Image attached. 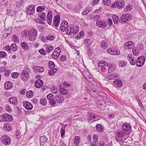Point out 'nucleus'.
<instances>
[{"instance_id": "42", "label": "nucleus", "mask_w": 146, "mask_h": 146, "mask_svg": "<svg viewBox=\"0 0 146 146\" xmlns=\"http://www.w3.org/2000/svg\"><path fill=\"white\" fill-rule=\"evenodd\" d=\"M58 89L57 88L52 87L51 89V92L53 93L56 94L58 92Z\"/></svg>"}, {"instance_id": "31", "label": "nucleus", "mask_w": 146, "mask_h": 146, "mask_svg": "<svg viewBox=\"0 0 146 146\" xmlns=\"http://www.w3.org/2000/svg\"><path fill=\"white\" fill-rule=\"evenodd\" d=\"M45 49L48 53H50L53 49V46L50 45H47L46 46Z\"/></svg>"}, {"instance_id": "16", "label": "nucleus", "mask_w": 146, "mask_h": 146, "mask_svg": "<svg viewBox=\"0 0 146 146\" xmlns=\"http://www.w3.org/2000/svg\"><path fill=\"white\" fill-rule=\"evenodd\" d=\"M46 20L48 23L50 25L52 20V13L51 11L48 12L46 16Z\"/></svg>"}, {"instance_id": "27", "label": "nucleus", "mask_w": 146, "mask_h": 146, "mask_svg": "<svg viewBox=\"0 0 146 146\" xmlns=\"http://www.w3.org/2000/svg\"><path fill=\"white\" fill-rule=\"evenodd\" d=\"M98 65L99 67L103 66H104L108 67V64L104 60L99 61L98 63Z\"/></svg>"}, {"instance_id": "28", "label": "nucleus", "mask_w": 146, "mask_h": 146, "mask_svg": "<svg viewBox=\"0 0 146 146\" xmlns=\"http://www.w3.org/2000/svg\"><path fill=\"white\" fill-rule=\"evenodd\" d=\"M39 16L40 19L44 21L46 20V14L44 12H42L39 14Z\"/></svg>"}, {"instance_id": "64", "label": "nucleus", "mask_w": 146, "mask_h": 146, "mask_svg": "<svg viewBox=\"0 0 146 146\" xmlns=\"http://www.w3.org/2000/svg\"><path fill=\"white\" fill-rule=\"evenodd\" d=\"M21 133L19 131L17 130L16 133V135L17 137V138L18 139H19L21 137Z\"/></svg>"}, {"instance_id": "53", "label": "nucleus", "mask_w": 146, "mask_h": 146, "mask_svg": "<svg viewBox=\"0 0 146 146\" xmlns=\"http://www.w3.org/2000/svg\"><path fill=\"white\" fill-rule=\"evenodd\" d=\"M24 4V2L23 1L18 2L17 4V6L19 8L22 7Z\"/></svg>"}, {"instance_id": "39", "label": "nucleus", "mask_w": 146, "mask_h": 146, "mask_svg": "<svg viewBox=\"0 0 146 146\" xmlns=\"http://www.w3.org/2000/svg\"><path fill=\"white\" fill-rule=\"evenodd\" d=\"M26 96L28 98H31L33 96V92L31 90H29L27 92Z\"/></svg>"}, {"instance_id": "36", "label": "nucleus", "mask_w": 146, "mask_h": 146, "mask_svg": "<svg viewBox=\"0 0 146 146\" xmlns=\"http://www.w3.org/2000/svg\"><path fill=\"white\" fill-rule=\"evenodd\" d=\"M112 19L114 23L117 24L118 23L119 21V18L116 15H114L113 16Z\"/></svg>"}, {"instance_id": "30", "label": "nucleus", "mask_w": 146, "mask_h": 146, "mask_svg": "<svg viewBox=\"0 0 146 146\" xmlns=\"http://www.w3.org/2000/svg\"><path fill=\"white\" fill-rule=\"evenodd\" d=\"M21 46L22 48L24 50H27L29 48L28 44L25 42L21 43Z\"/></svg>"}, {"instance_id": "19", "label": "nucleus", "mask_w": 146, "mask_h": 146, "mask_svg": "<svg viewBox=\"0 0 146 146\" xmlns=\"http://www.w3.org/2000/svg\"><path fill=\"white\" fill-rule=\"evenodd\" d=\"M55 99L56 102L59 103H62L64 101L63 97L59 95H56L55 97Z\"/></svg>"}, {"instance_id": "20", "label": "nucleus", "mask_w": 146, "mask_h": 146, "mask_svg": "<svg viewBox=\"0 0 146 146\" xmlns=\"http://www.w3.org/2000/svg\"><path fill=\"white\" fill-rule=\"evenodd\" d=\"M43 81L41 80H37L35 82V85L36 88H40L43 85Z\"/></svg>"}, {"instance_id": "33", "label": "nucleus", "mask_w": 146, "mask_h": 146, "mask_svg": "<svg viewBox=\"0 0 146 146\" xmlns=\"http://www.w3.org/2000/svg\"><path fill=\"white\" fill-rule=\"evenodd\" d=\"M118 65L120 67H123L127 64V62L124 60H120L118 62Z\"/></svg>"}, {"instance_id": "35", "label": "nucleus", "mask_w": 146, "mask_h": 146, "mask_svg": "<svg viewBox=\"0 0 146 146\" xmlns=\"http://www.w3.org/2000/svg\"><path fill=\"white\" fill-rule=\"evenodd\" d=\"M12 40L13 42L16 43H19V40L18 36L16 35H13L12 37Z\"/></svg>"}, {"instance_id": "11", "label": "nucleus", "mask_w": 146, "mask_h": 146, "mask_svg": "<svg viewBox=\"0 0 146 146\" xmlns=\"http://www.w3.org/2000/svg\"><path fill=\"white\" fill-rule=\"evenodd\" d=\"M107 25L106 21L104 20L97 21L96 23V26L100 28H104L106 27Z\"/></svg>"}, {"instance_id": "5", "label": "nucleus", "mask_w": 146, "mask_h": 146, "mask_svg": "<svg viewBox=\"0 0 146 146\" xmlns=\"http://www.w3.org/2000/svg\"><path fill=\"white\" fill-rule=\"evenodd\" d=\"M2 143L6 145H9L11 143V139L10 137L7 135L3 136L2 138Z\"/></svg>"}, {"instance_id": "55", "label": "nucleus", "mask_w": 146, "mask_h": 146, "mask_svg": "<svg viewBox=\"0 0 146 146\" xmlns=\"http://www.w3.org/2000/svg\"><path fill=\"white\" fill-rule=\"evenodd\" d=\"M47 98L48 100L50 101L54 98V96L52 94H50L47 95Z\"/></svg>"}, {"instance_id": "51", "label": "nucleus", "mask_w": 146, "mask_h": 146, "mask_svg": "<svg viewBox=\"0 0 146 146\" xmlns=\"http://www.w3.org/2000/svg\"><path fill=\"white\" fill-rule=\"evenodd\" d=\"M103 2L104 5L107 6L110 5L111 3L110 0H103Z\"/></svg>"}, {"instance_id": "37", "label": "nucleus", "mask_w": 146, "mask_h": 146, "mask_svg": "<svg viewBox=\"0 0 146 146\" xmlns=\"http://www.w3.org/2000/svg\"><path fill=\"white\" fill-rule=\"evenodd\" d=\"M45 8L43 6H38L36 8V11L37 12H41L45 10Z\"/></svg>"}, {"instance_id": "47", "label": "nucleus", "mask_w": 146, "mask_h": 146, "mask_svg": "<svg viewBox=\"0 0 146 146\" xmlns=\"http://www.w3.org/2000/svg\"><path fill=\"white\" fill-rule=\"evenodd\" d=\"M19 74V73L18 72H13L11 74V76L13 78H17Z\"/></svg>"}, {"instance_id": "50", "label": "nucleus", "mask_w": 146, "mask_h": 146, "mask_svg": "<svg viewBox=\"0 0 146 146\" xmlns=\"http://www.w3.org/2000/svg\"><path fill=\"white\" fill-rule=\"evenodd\" d=\"M46 38L47 40H52L54 39V37L53 35H50L46 36Z\"/></svg>"}, {"instance_id": "32", "label": "nucleus", "mask_w": 146, "mask_h": 146, "mask_svg": "<svg viewBox=\"0 0 146 146\" xmlns=\"http://www.w3.org/2000/svg\"><path fill=\"white\" fill-rule=\"evenodd\" d=\"M96 127L97 131H99L100 132H102L103 131V127L100 124H98L96 126Z\"/></svg>"}, {"instance_id": "6", "label": "nucleus", "mask_w": 146, "mask_h": 146, "mask_svg": "<svg viewBox=\"0 0 146 146\" xmlns=\"http://www.w3.org/2000/svg\"><path fill=\"white\" fill-rule=\"evenodd\" d=\"M145 58L143 56L139 57L136 61V64L138 67H141L144 64L145 61Z\"/></svg>"}, {"instance_id": "3", "label": "nucleus", "mask_w": 146, "mask_h": 146, "mask_svg": "<svg viewBox=\"0 0 146 146\" xmlns=\"http://www.w3.org/2000/svg\"><path fill=\"white\" fill-rule=\"evenodd\" d=\"M79 29V27L78 26L72 27H71L68 28L66 33L67 34L70 35L73 34H76L78 32Z\"/></svg>"}, {"instance_id": "25", "label": "nucleus", "mask_w": 146, "mask_h": 146, "mask_svg": "<svg viewBox=\"0 0 146 146\" xmlns=\"http://www.w3.org/2000/svg\"><path fill=\"white\" fill-rule=\"evenodd\" d=\"M9 101L10 103L13 104L15 105L17 103V100L16 98L15 97H11L9 98Z\"/></svg>"}, {"instance_id": "24", "label": "nucleus", "mask_w": 146, "mask_h": 146, "mask_svg": "<svg viewBox=\"0 0 146 146\" xmlns=\"http://www.w3.org/2000/svg\"><path fill=\"white\" fill-rule=\"evenodd\" d=\"M58 70L56 68L52 69V68L48 70V73L49 76H53L55 73Z\"/></svg>"}, {"instance_id": "15", "label": "nucleus", "mask_w": 146, "mask_h": 146, "mask_svg": "<svg viewBox=\"0 0 146 146\" xmlns=\"http://www.w3.org/2000/svg\"><path fill=\"white\" fill-rule=\"evenodd\" d=\"M53 24L56 27L59 26L60 22V16L58 15H56L54 17Z\"/></svg>"}, {"instance_id": "45", "label": "nucleus", "mask_w": 146, "mask_h": 146, "mask_svg": "<svg viewBox=\"0 0 146 146\" xmlns=\"http://www.w3.org/2000/svg\"><path fill=\"white\" fill-rule=\"evenodd\" d=\"M40 102V104L43 106H45L47 104L46 100L44 98L41 99Z\"/></svg>"}, {"instance_id": "41", "label": "nucleus", "mask_w": 146, "mask_h": 146, "mask_svg": "<svg viewBox=\"0 0 146 146\" xmlns=\"http://www.w3.org/2000/svg\"><path fill=\"white\" fill-rule=\"evenodd\" d=\"M47 140V138L45 136H43L40 137V142L44 143L46 142Z\"/></svg>"}, {"instance_id": "2", "label": "nucleus", "mask_w": 146, "mask_h": 146, "mask_svg": "<svg viewBox=\"0 0 146 146\" xmlns=\"http://www.w3.org/2000/svg\"><path fill=\"white\" fill-rule=\"evenodd\" d=\"M29 39L30 41H34L36 39L37 31L35 28H32L28 31Z\"/></svg>"}, {"instance_id": "48", "label": "nucleus", "mask_w": 146, "mask_h": 146, "mask_svg": "<svg viewBox=\"0 0 146 146\" xmlns=\"http://www.w3.org/2000/svg\"><path fill=\"white\" fill-rule=\"evenodd\" d=\"M22 36L25 38L27 37L28 36V31L27 30H24L22 32Z\"/></svg>"}, {"instance_id": "7", "label": "nucleus", "mask_w": 146, "mask_h": 146, "mask_svg": "<svg viewBox=\"0 0 146 146\" xmlns=\"http://www.w3.org/2000/svg\"><path fill=\"white\" fill-rule=\"evenodd\" d=\"M61 52L60 49L59 48L57 47L53 51L52 56L53 58L56 59L59 57Z\"/></svg>"}, {"instance_id": "34", "label": "nucleus", "mask_w": 146, "mask_h": 146, "mask_svg": "<svg viewBox=\"0 0 146 146\" xmlns=\"http://www.w3.org/2000/svg\"><path fill=\"white\" fill-rule=\"evenodd\" d=\"M4 129L7 131H11L12 129V128L9 124H5L3 126Z\"/></svg>"}, {"instance_id": "22", "label": "nucleus", "mask_w": 146, "mask_h": 146, "mask_svg": "<svg viewBox=\"0 0 146 146\" xmlns=\"http://www.w3.org/2000/svg\"><path fill=\"white\" fill-rule=\"evenodd\" d=\"M115 86L116 87L120 88L122 86V83L121 80H117L114 81Z\"/></svg>"}, {"instance_id": "61", "label": "nucleus", "mask_w": 146, "mask_h": 146, "mask_svg": "<svg viewBox=\"0 0 146 146\" xmlns=\"http://www.w3.org/2000/svg\"><path fill=\"white\" fill-rule=\"evenodd\" d=\"M66 57L65 55H62L60 57V60L62 62H63L66 60Z\"/></svg>"}, {"instance_id": "14", "label": "nucleus", "mask_w": 146, "mask_h": 146, "mask_svg": "<svg viewBox=\"0 0 146 146\" xmlns=\"http://www.w3.org/2000/svg\"><path fill=\"white\" fill-rule=\"evenodd\" d=\"M3 117L4 121H10L13 119L12 116L8 113H4L3 114Z\"/></svg>"}, {"instance_id": "26", "label": "nucleus", "mask_w": 146, "mask_h": 146, "mask_svg": "<svg viewBox=\"0 0 146 146\" xmlns=\"http://www.w3.org/2000/svg\"><path fill=\"white\" fill-rule=\"evenodd\" d=\"M61 86H60V88H59V90L60 92L63 95H66L68 92V90L65 88H61Z\"/></svg>"}, {"instance_id": "60", "label": "nucleus", "mask_w": 146, "mask_h": 146, "mask_svg": "<svg viewBox=\"0 0 146 146\" xmlns=\"http://www.w3.org/2000/svg\"><path fill=\"white\" fill-rule=\"evenodd\" d=\"M36 21L38 23H39L42 24H44V22L41 20L40 19L36 18L35 19Z\"/></svg>"}, {"instance_id": "57", "label": "nucleus", "mask_w": 146, "mask_h": 146, "mask_svg": "<svg viewBox=\"0 0 146 146\" xmlns=\"http://www.w3.org/2000/svg\"><path fill=\"white\" fill-rule=\"evenodd\" d=\"M7 53L5 51L0 52V57L3 58L7 56Z\"/></svg>"}, {"instance_id": "23", "label": "nucleus", "mask_w": 146, "mask_h": 146, "mask_svg": "<svg viewBox=\"0 0 146 146\" xmlns=\"http://www.w3.org/2000/svg\"><path fill=\"white\" fill-rule=\"evenodd\" d=\"M5 89L7 90H9L13 87V85L11 83L8 81L6 82L4 85Z\"/></svg>"}, {"instance_id": "49", "label": "nucleus", "mask_w": 146, "mask_h": 146, "mask_svg": "<svg viewBox=\"0 0 146 146\" xmlns=\"http://www.w3.org/2000/svg\"><path fill=\"white\" fill-rule=\"evenodd\" d=\"M88 9L89 8H86L84 9L83 12L82 13V14L83 15H86L91 11V10H88Z\"/></svg>"}, {"instance_id": "62", "label": "nucleus", "mask_w": 146, "mask_h": 146, "mask_svg": "<svg viewBox=\"0 0 146 146\" xmlns=\"http://www.w3.org/2000/svg\"><path fill=\"white\" fill-rule=\"evenodd\" d=\"M113 65L112 64L110 65L109 66L108 70L109 72H111L113 71Z\"/></svg>"}, {"instance_id": "13", "label": "nucleus", "mask_w": 146, "mask_h": 146, "mask_svg": "<svg viewBox=\"0 0 146 146\" xmlns=\"http://www.w3.org/2000/svg\"><path fill=\"white\" fill-rule=\"evenodd\" d=\"M109 54L113 55H118L119 54L120 51L117 50H115L113 48H109L107 50Z\"/></svg>"}, {"instance_id": "4", "label": "nucleus", "mask_w": 146, "mask_h": 146, "mask_svg": "<svg viewBox=\"0 0 146 146\" xmlns=\"http://www.w3.org/2000/svg\"><path fill=\"white\" fill-rule=\"evenodd\" d=\"M131 17V16L129 14L125 13L122 15L121 17L120 20L122 23H127L128 21L130 20Z\"/></svg>"}, {"instance_id": "17", "label": "nucleus", "mask_w": 146, "mask_h": 146, "mask_svg": "<svg viewBox=\"0 0 146 146\" xmlns=\"http://www.w3.org/2000/svg\"><path fill=\"white\" fill-rule=\"evenodd\" d=\"M119 75L116 72H114L109 74L107 77V78L109 80L115 79L118 78Z\"/></svg>"}, {"instance_id": "59", "label": "nucleus", "mask_w": 146, "mask_h": 146, "mask_svg": "<svg viewBox=\"0 0 146 146\" xmlns=\"http://www.w3.org/2000/svg\"><path fill=\"white\" fill-rule=\"evenodd\" d=\"M5 109L7 111L9 112H11L12 111L11 107L8 105L6 106Z\"/></svg>"}, {"instance_id": "56", "label": "nucleus", "mask_w": 146, "mask_h": 146, "mask_svg": "<svg viewBox=\"0 0 146 146\" xmlns=\"http://www.w3.org/2000/svg\"><path fill=\"white\" fill-rule=\"evenodd\" d=\"M84 36V33L83 32H80L77 35V38L78 39Z\"/></svg>"}, {"instance_id": "18", "label": "nucleus", "mask_w": 146, "mask_h": 146, "mask_svg": "<svg viewBox=\"0 0 146 146\" xmlns=\"http://www.w3.org/2000/svg\"><path fill=\"white\" fill-rule=\"evenodd\" d=\"M33 70L36 73L42 72L44 71V68L38 66H35L34 67Z\"/></svg>"}, {"instance_id": "40", "label": "nucleus", "mask_w": 146, "mask_h": 146, "mask_svg": "<svg viewBox=\"0 0 146 146\" xmlns=\"http://www.w3.org/2000/svg\"><path fill=\"white\" fill-rule=\"evenodd\" d=\"M132 9V6L130 5H127L124 9V11L125 12H129Z\"/></svg>"}, {"instance_id": "10", "label": "nucleus", "mask_w": 146, "mask_h": 146, "mask_svg": "<svg viewBox=\"0 0 146 146\" xmlns=\"http://www.w3.org/2000/svg\"><path fill=\"white\" fill-rule=\"evenodd\" d=\"M134 45L132 41H128L126 42L124 45L125 48L130 49L131 50L134 47Z\"/></svg>"}, {"instance_id": "58", "label": "nucleus", "mask_w": 146, "mask_h": 146, "mask_svg": "<svg viewBox=\"0 0 146 146\" xmlns=\"http://www.w3.org/2000/svg\"><path fill=\"white\" fill-rule=\"evenodd\" d=\"M85 73H87V75H86L85 76H84L85 74H84V73L83 74V75L84 76L85 78L86 79H88V78H89L90 79H91V76L90 75L89 73L88 72H86Z\"/></svg>"}, {"instance_id": "8", "label": "nucleus", "mask_w": 146, "mask_h": 146, "mask_svg": "<svg viewBox=\"0 0 146 146\" xmlns=\"http://www.w3.org/2000/svg\"><path fill=\"white\" fill-rule=\"evenodd\" d=\"M68 26V23L65 21H63L60 24V29L62 32H65L67 30Z\"/></svg>"}, {"instance_id": "46", "label": "nucleus", "mask_w": 146, "mask_h": 146, "mask_svg": "<svg viewBox=\"0 0 146 146\" xmlns=\"http://www.w3.org/2000/svg\"><path fill=\"white\" fill-rule=\"evenodd\" d=\"M80 138L79 136H76L75 137L74 143L76 145H77L80 142Z\"/></svg>"}, {"instance_id": "1", "label": "nucleus", "mask_w": 146, "mask_h": 146, "mask_svg": "<svg viewBox=\"0 0 146 146\" xmlns=\"http://www.w3.org/2000/svg\"><path fill=\"white\" fill-rule=\"evenodd\" d=\"M30 70L28 67H26L21 72V79L24 82L27 81L29 77Z\"/></svg>"}, {"instance_id": "63", "label": "nucleus", "mask_w": 146, "mask_h": 146, "mask_svg": "<svg viewBox=\"0 0 146 146\" xmlns=\"http://www.w3.org/2000/svg\"><path fill=\"white\" fill-rule=\"evenodd\" d=\"M61 133V137H62L64 135L65 133V130L64 129L61 128L60 130Z\"/></svg>"}, {"instance_id": "38", "label": "nucleus", "mask_w": 146, "mask_h": 146, "mask_svg": "<svg viewBox=\"0 0 146 146\" xmlns=\"http://www.w3.org/2000/svg\"><path fill=\"white\" fill-rule=\"evenodd\" d=\"M102 48L103 49H106L108 46L107 42L105 40H103L101 42V44Z\"/></svg>"}, {"instance_id": "52", "label": "nucleus", "mask_w": 146, "mask_h": 146, "mask_svg": "<svg viewBox=\"0 0 146 146\" xmlns=\"http://www.w3.org/2000/svg\"><path fill=\"white\" fill-rule=\"evenodd\" d=\"M49 102L50 105L52 106H54L56 104V101L54 98L49 101Z\"/></svg>"}, {"instance_id": "43", "label": "nucleus", "mask_w": 146, "mask_h": 146, "mask_svg": "<svg viewBox=\"0 0 146 146\" xmlns=\"http://www.w3.org/2000/svg\"><path fill=\"white\" fill-rule=\"evenodd\" d=\"M125 132L123 131H120L117 133V136L120 137H123L125 135Z\"/></svg>"}, {"instance_id": "12", "label": "nucleus", "mask_w": 146, "mask_h": 146, "mask_svg": "<svg viewBox=\"0 0 146 146\" xmlns=\"http://www.w3.org/2000/svg\"><path fill=\"white\" fill-rule=\"evenodd\" d=\"M23 104L24 107L27 110H31L33 108V106L32 104L28 101L24 102Z\"/></svg>"}, {"instance_id": "21", "label": "nucleus", "mask_w": 146, "mask_h": 146, "mask_svg": "<svg viewBox=\"0 0 146 146\" xmlns=\"http://www.w3.org/2000/svg\"><path fill=\"white\" fill-rule=\"evenodd\" d=\"M123 130L127 131H129L131 129V126L128 123H125L122 126Z\"/></svg>"}, {"instance_id": "44", "label": "nucleus", "mask_w": 146, "mask_h": 146, "mask_svg": "<svg viewBox=\"0 0 146 146\" xmlns=\"http://www.w3.org/2000/svg\"><path fill=\"white\" fill-rule=\"evenodd\" d=\"M11 48L13 51H15L17 50V47L15 44L13 43L11 45Z\"/></svg>"}, {"instance_id": "54", "label": "nucleus", "mask_w": 146, "mask_h": 146, "mask_svg": "<svg viewBox=\"0 0 146 146\" xmlns=\"http://www.w3.org/2000/svg\"><path fill=\"white\" fill-rule=\"evenodd\" d=\"M39 52L42 55H45L46 54L45 50L43 48H42L40 49L39 51Z\"/></svg>"}, {"instance_id": "9", "label": "nucleus", "mask_w": 146, "mask_h": 146, "mask_svg": "<svg viewBox=\"0 0 146 146\" xmlns=\"http://www.w3.org/2000/svg\"><path fill=\"white\" fill-rule=\"evenodd\" d=\"M35 7L33 5H29L27 8V13L28 15H32L34 14L35 12Z\"/></svg>"}, {"instance_id": "29", "label": "nucleus", "mask_w": 146, "mask_h": 146, "mask_svg": "<svg viewBox=\"0 0 146 146\" xmlns=\"http://www.w3.org/2000/svg\"><path fill=\"white\" fill-rule=\"evenodd\" d=\"M117 8L118 9H122L124 6V3L121 1H117Z\"/></svg>"}]
</instances>
